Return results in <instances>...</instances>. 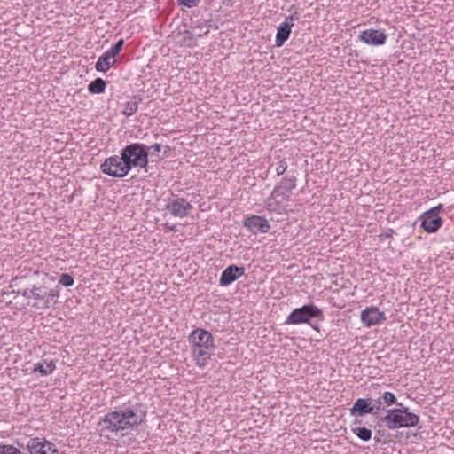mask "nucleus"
Listing matches in <instances>:
<instances>
[{"label": "nucleus", "mask_w": 454, "mask_h": 454, "mask_svg": "<svg viewBox=\"0 0 454 454\" xmlns=\"http://www.w3.org/2000/svg\"><path fill=\"white\" fill-rule=\"evenodd\" d=\"M191 354L195 364L204 368L214 355L215 345L211 333L202 328H196L188 336Z\"/></svg>", "instance_id": "1"}, {"label": "nucleus", "mask_w": 454, "mask_h": 454, "mask_svg": "<svg viewBox=\"0 0 454 454\" xmlns=\"http://www.w3.org/2000/svg\"><path fill=\"white\" fill-rule=\"evenodd\" d=\"M143 418L135 409H123L110 411L98 423L101 434L118 433L131 429L141 424Z\"/></svg>", "instance_id": "2"}, {"label": "nucleus", "mask_w": 454, "mask_h": 454, "mask_svg": "<svg viewBox=\"0 0 454 454\" xmlns=\"http://www.w3.org/2000/svg\"><path fill=\"white\" fill-rule=\"evenodd\" d=\"M20 294L27 301H32V307L37 309H45L55 303L59 296L58 286L50 287L45 283L42 285H33L20 291Z\"/></svg>", "instance_id": "3"}, {"label": "nucleus", "mask_w": 454, "mask_h": 454, "mask_svg": "<svg viewBox=\"0 0 454 454\" xmlns=\"http://www.w3.org/2000/svg\"><path fill=\"white\" fill-rule=\"evenodd\" d=\"M400 408L388 409L380 421L390 430L402 427H413L419 425V416L411 412L406 406L398 403Z\"/></svg>", "instance_id": "4"}, {"label": "nucleus", "mask_w": 454, "mask_h": 454, "mask_svg": "<svg viewBox=\"0 0 454 454\" xmlns=\"http://www.w3.org/2000/svg\"><path fill=\"white\" fill-rule=\"evenodd\" d=\"M121 155L130 170L133 168H145L148 164L147 146L141 143H132L121 150Z\"/></svg>", "instance_id": "5"}, {"label": "nucleus", "mask_w": 454, "mask_h": 454, "mask_svg": "<svg viewBox=\"0 0 454 454\" xmlns=\"http://www.w3.org/2000/svg\"><path fill=\"white\" fill-rule=\"evenodd\" d=\"M101 171L113 177H124L129 172V167L126 163L124 157L114 155L106 158L100 166Z\"/></svg>", "instance_id": "6"}, {"label": "nucleus", "mask_w": 454, "mask_h": 454, "mask_svg": "<svg viewBox=\"0 0 454 454\" xmlns=\"http://www.w3.org/2000/svg\"><path fill=\"white\" fill-rule=\"evenodd\" d=\"M322 310L313 304L304 305L294 309L286 320V324L299 325L309 323L310 318L322 317Z\"/></svg>", "instance_id": "7"}, {"label": "nucleus", "mask_w": 454, "mask_h": 454, "mask_svg": "<svg viewBox=\"0 0 454 454\" xmlns=\"http://www.w3.org/2000/svg\"><path fill=\"white\" fill-rule=\"evenodd\" d=\"M289 201L290 194L279 192L278 188H274L265 200L264 207L270 213L282 214L286 211Z\"/></svg>", "instance_id": "8"}, {"label": "nucleus", "mask_w": 454, "mask_h": 454, "mask_svg": "<svg viewBox=\"0 0 454 454\" xmlns=\"http://www.w3.org/2000/svg\"><path fill=\"white\" fill-rule=\"evenodd\" d=\"M192 209V204L184 198L172 195L167 200L166 210L174 217H186Z\"/></svg>", "instance_id": "9"}, {"label": "nucleus", "mask_w": 454, "mask_h": 454, "mask_svg": "<svg viewBox=\"0 0 454 454\" xmlns=\"http://www.w3.org/2000/svg\"><path fill=\"white\" fill-rule=\"evenodd\" d=\"M442 209V205L430 208L425 212L421 216V227L428 233L436 232L442 225V220L439 216V212Z\"/></svg>", "instance_id": "10"}, {"label": "nucleus", "mask_w": 454, "mask_h": 454, "mask_svg": "<svg viewBox=\"0 0 454 454\" xmlns=\"http://www.w3.org/2000/svg\"><path fill=\"white\" fill-rule=\"evenodd\" d=\"M30 454H59L56 445L45 438L35 437L27 442Z\"/></svg>", "instance_id": "11"}, {"label": "nucleus", "mask_w": 454, "mask_h": 454, "mask_svg": "<svg viewBox=\"0 0 454 454\" xmlns=\"http://www.w3.org/2000/svg\"><path fill=\"white\" fill-rule=\"evenodd\" d=\"M299 19V12H294V14L286 17L284 22H282L277 31L275 44L277 47H280L289 38L291 29L294 24V21Z\"/></svg>", "instance_id": "12"}, {"label": "nucleus", "mask_w": 454, "mask_h": 454, "mask_svg": "<svg viewBox=\"0 0 454 454\" xmlns=\"http://www.w3.org/2000/svg\"><path fill=\"white\" fill-rule=\"evenodd\" d=\"M244 226L248 229L251 232L257 233H266L270 229V224L269 221L259 215H250L244 219L243 221Z\"/></svg>", "instance_id": "13"}, {"label": "nucleus", "mask_w": 454, "mask_h": 454, "mask_svg": "<svg viewBox=\"0 0 454 454\" xmlns=\"http://www.w3.org/2000/svg\"><path fill=\"white\" fill-rule=\"evenodd\" d=\"M361 320L366 326L377 325L386 320L385 313L376 307L366 308L361 312Z\"/></svg>", "instance_id": "14"}, {"label": "nucleus", "mask_w": 454, "mask_h": 454, "mask_svg": "<svg viewBox=\"0 0 454 454\" xmlns=\"http://www.w3.org/2000/svg\"><path fill=\"white\" fill-rule=\"evenodd\" d=\"M245 274V268L237 265H230L222 272L219 285L227 286Z\"/></svg>", "instance_id": "15"}, {"label": "nucleus", "mask_w": 454, "mask_h": 454, "mask_svg": "<svg viewBox=\"0 0 454 454\" xmlns=\"http://www.w3.org/2000/svg\"><path fill=\"white\" fill-rule=\"evenodd\" d=\"M374 410L372 398H359L354 403L349 412L353 417H363L366 414L374 415Z\"/></svg>", "instance_id": "16"}, {"label": "nucleus", "mask_w": 454, "mask_h": 454, "mask_svg": "<svg viewBox=\"0 0 454 454\" xmlns=\"http://www.w3.org/2000/svg\"><path fill=\"white\" fill-rule=\"evenodd\" d=\"M359 39L367 44L382 45L387 40V35L381 31L368 29L361 32Z\"/></svg>", "instance_id": "17"}, {"label": "nucleus", "mask_w": 454, "mask_h": 454, "mask_svg": "<svg viewBox=\"0 0 454 454\" xmlns=\"http://www.w3.org/2000/svg\"><path fill=\"white\" fill-rule=\"evenodd\" d=\"M55 369L56 364L53 359L43 358L35 364L33 372L35 373H39L41 376H48L51 374Z\"/></svg>", "instance_id": "18"}, {"label": "nucleus", "mask_w": 454, "mask_h": 454, "mask_svg": "<svg viewBox=\"0 0 454 454\" xmlns=\"http://www.w3.org/2000/svg\"><path fill=\"white\" fill-rule=\"evenodd\" d=\"M178 43L184 47H194L197 45V39L199 38L195 33L190 30L179 31L177 34Z\"/></svg>", "instance_id": "19"}, {"label": "nucleus", "mask_w": 454, "mask_h": 454, "mask_svg": "<svg viewBox=\"0 0 454 454\" xmlns=\"http://www.w3.org/2000/svg\"><path fill=\"white\" fill-rule=\"evenodd\" d=\"M116 60L111 55H109L106 51L104 52L98 59L95 65V68L98 72L106 73L112 67L114 66Z\"/></svg>", "instance_id": "20"}, {"label": "nucleus", "mask_w": 454, "mask_h": 454, "mask_svg": "<svg viewBox=\"0 0 454 454\" xmlns=\"http://www.w3.org/2000/svg\"><path fill=\"white\" fill-rule=\"evenodd\" d=\"M296 176H286L274 188H278L279 192H286L289 194L294 189L296 188Z\"/></svg>", "instance_id": "21"}, {"label": "nucleus", "mask_w": 454, "mask_h": 454, "mask_svg": "<svg viewBox=\"0 0 454 454\" xmlns=\"http://www.w3.org/2000/svg\"><path fill=\"white\" fill-rule=\"evenodd\" d=\"M210 23H211V20H204V19L197 20L192 23V28L200 30L201 32L197 33L195 35L198 37H202L204 35H207L209 33L210 27H211Z\"/></svg>", "instance_id": "22"}, {"label": "nucleus", "mask_w": 454, "mask_h": 454, "mask_svg": "<svg viewBox=\"0 0 454 454\" xmlns=\"http://www.w3.org/2000/svg\"><path fill=\"white\" fill-rule=\"evenodd\" d=\"M106 83L102 78H97L88 85V91L91 94H101L106 90Z\"/></svg>", "instance_id": "23"}, {"label": "nucleus", "mask_w": 454, "mask_h": 454, "mask_svg": "<svg viewBox=\"0 0 454 454\" xmlns=\"http://www.w3.org/2000/svg\"><path fill=\"white\" fill-rule=\"evenodd\" d=\"M351 431L354 434H356L360 440L364 442H368L372 438V430L363 427H352Z\"/></svg>", "instance_id": "24"}, {"label": "nucleus", "mask_w": 454, "mask_h": 454, "mask_svg": "<svg viewBox=\"0 0 454 454\" xmlns=\"http://www.w3.org/2000/svg\"><path fill=\"white\" fill-rule=\"evenodd\" d=\"M138 108V102L136 100V98H133L129 101H128L123 107L122 113L126 116H131L134 114Z\"/></svg>", "instance_id": "25"}, {"label": "nucleus", "mask_w": 454, "mask_h": 454, "mask_svg": "<svg viewBox=\"0 0 454 454\" xmlns=\"http://www.w3.org/2000/svg\"><path fill=\"white\" fill-rule=\"evenodd\" d=\"M380 399L383 400V403L386 406H391L393 404L397 403V398L394 393L389 391H385L380 394Z\"/></svg>", "instance_id": "26"}, {"label": "nucleus", "mask_w": 454, "mask_h": 454, "mask_svg": "<svg viewBox=\"0 0 454 454\" xmlns=\"http://www.w3.org/2000/svg\"><path fill=\"white\" fill-rule=\"evenodd\" d=\"M288 168V163L286 161V160L284 158V159H279L278 161L276 163V168H275V171H276V174L277 176H282L286 173V171L287 170Z\"/></svg>", "instance_id": "27"}, {"label": "nucleus", "mask_w": 454, "mask_h": 454, "mask_svg": "<svg viewBox=\"0 0 454 454\" xmlns=\"http://www.w3.org/2000/svg\"><path fill=\"white\" fill-rule=\"evenodd\" d=\"M124 44V40H118L114 45H113L106 52L111 55L113 58H115L116 55L120 53Z\"/></svg>", "instance_id": "28"}, {"label": "nucleus", "mask_w": 454, "mask_h": 454, "mask_svg": "<svg viewBox=\"0 0 454 454\" xmlns=\"http://www.w3.org/2000/svg\"><path fill=\"white\" fill-rule=\"evenodd\" d=\"M0 454H21L20 450L10 444L0 445Z\"/></svg>", "instance_id": "29"}, {"label": "nucleus", "mask_w": 454, "mask_h": 454, "mask_svg": "<svg viewBox=\"0 0 454 454\" xmlns=\"http://www.w3.org/2000/svg\"><path fill=\"white\" fill-rule=\"evenodd\" d=\"M385 406L383 400L380 399V395L376 400H372V407L375 408L374 415H379L385 410Z\"/></svg>", "instance_id": "30"}, {"label": "nucleus", "mask_w": 454, "mask_h": 454, "mask_svg": "<svg viewBox=\"0 0 454 454\" xmlns=\"http://www.w3.org/2000/svg\"><path fill=\"white\" fill-rule=\"evenodd\" d=\"M59 282L60 285L68 287L73 286L74 281V278L70 274L64 273L60 276Z\"/></svg>", "instance_id": "31"}, {"label": "nucleus", "mask_w": 454, "mask_h": 454, "mask_svg": "<svg viewBox=\"0 0 454 454\" xmlns=\"http://www.w3.org/2000/svg\"><path fill=\"white\" fill-rule=\"evenodd\" d=\"M161 149L162 145L159 143H155L151 146H147L148 154L151 153L152 155L158 154Z\"/></svg>", "instance_id": "32"}, {"label": "nucleus", "mask_w": 454, "mask_h": 454, "mask_svg": "<svg viewBox=\"0 0 454 454\" xmlns=\"http://www.w3.org/2000/svg\"><path fill=\"white\" fill-rule=\"evenodd\" d=\"M200 0H177L180 5H184L188 8H192L197 5Z\"/></svg>", "instance_id": "33"}, {"label": "nucleus", "mask_w": 454, "mask_h": 454, "mask_svg": "<svg viewBox=\"0 0 454 454\" xmlns=\"http://www.w3.org/2000/svg\"><path fill=\"white\" fill-rule=\"evenodd\" d=\"M163 226L166 228L168 231L176 232L177 231L175 225H171L168 223H164Z\"/></svg>", "instance_id": "34"}, {"label": "nucleus", "mask_w": 454, "mask_h": 454, "mask_svg": "<svg viewBox=\"0 0 454 454\" xmlns=\"http://www.w3.org/2000/svg\"><path fill=\"white\" fill-rule=\"evenodd\" d=\"M361 423H362V420L357 419H355V420L353 421V425H354V426H356V425H360Z\"/></svg>", "instance_id": "35"}]
</instances>
